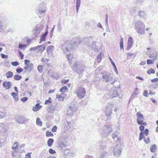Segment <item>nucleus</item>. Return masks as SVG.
Segmentation results:
<instances>
[{
    "label": "nucleus",
    "instance_id": "aec40b11",
    "mask_svg": "<svg viewBox=\"0 0 158 158\" xmlns=\"http://www.w3.org/2000/svg\"><path fill=\"white\" fill-rule=\"evenodd\" d=\"M133 44V40H128L127 46L126 49L127 50H129L132 47Z\"/></svg>",
    "mask_w": 158,
    "mask_h": 158
},
{
    "label": "nucleus",
    "instance_id": "9d476101",
    "mask_svg": "<svg viewBox=\"0 0 158 158\" xmlns=\"http://www.w3.org/2000/svg\"><path fill=\"white\" fill-rule=\"evenodd\" d=\"M105 127V130H103L101 133L102 137L106 136L108 134L111 133L112 131V128L109 126H106Z\"/></svg>",
    "mask_w": 158,
    "mask_h": 158
},
{
    "label": "nucleus",
    "instance_id": "c03bdc74",
    "mask_svg": "<svg viewBox=\"0 0 158 158\" xmlns=\"http://www.w3.org/2000/svg\"><path fill=\"white\" fill-rule=\"evenodd\" d=\"M6 113L4 112L0 111V118H2L6 116Z\"/></svg>",
    "mask_w": 158,
    "mask_h": 158
},
{
    "label": "nucleus",
    "instance_id": "3c124183",
    "mask_svg": "<svg viewBox=\"0 0 158 158\" xmlns=\"http://www.w3.org/2000/svg\"><path fill=\"white\" fill-rule=\"evenodd\" d=\"M120 46L121 48V50L122 49L123 50V40H121L119 42Z\"/></svg>",
    "mask_w": 158,
    "mask_h": 158
},
{
    "label": "nucleus",
    "instance_id": "1a4fd4ad",
    "mask_svg": "<svg viewBox=\"0 0 158 158\" xmlns=\"http://www.w3.org/2000/svg\"><path fill=\"white\" fill-rule=\"evenodd\" d=\"M105 111L106 115L109 117L112 114V108H113L114 106L111 103L109 102L108 103Z\"/></svg>",
    "mask_w": 158,
    "mask_h": 158
},
{
    "label": "nucleus",
    "instance_id": "2eb2a0df",
    "mask_svg": "<svg viewBox=\"0 0 158 158\" xmlns=\"http://www.w3.org/2000/svg\"><path fill=\"white\" fill-rule=\"evenodd\" d=\"M107 141V140H101L99 142V148L101 149H103L106 148Z\"/></svg>",
    "mask_w": 158,
    "mask_h": 158
},
{
    "label": "nucleus",
    "instance_id": "f257e3e1",
    "mask_svg": "<svg viewBox=\"0 0 158 158\" xmlns=\"http://www.w3.org/2000/svg\"><path fill=\"white\" fill-rule=\"evenodd\" d=\"M66 42L62 43L61 45V48L64 52L67 54V53L73 51V47L77 44L76 42L73 40H66Z\"/></svg>",
    "mask_w": 158,
    "mask_h": 158
},
{
    "label": "nucleus",
    "instance_id": "052dcab7",
    "mask_svg": "<svg viewBox=\"0 0 158 158\" xmlns=\"http://www.w3.org/2000/svg\"><path fill=\"white\" fill-rule=\"evenodd\" d=\"M57 127L56 126H54L52 129V131L53 132H56V131Z\"/></svg>",
    "mask_w": 158,
    "mask_h": 158
},
{
    "label": "nucleus",
    "instance_id": "e2e57ef3",
    "mask_svg": "<svg viewBox=\"0 0 158 158\" xmlns=\"http://www.w3.org/2000/svg\"><path fill=\"white\" fill-rule=\"evenodd\" d=\"M57 28L58 29V31H61V27L60 26V23H59L57 25Z\"/></svg>",
    "mask_w": 158,
    "mask_h": 158
},
{
    "label": "nucleus",
    "instance_id": "4c0bfd02",
    "mask_svg": "<svg viewBox=\"0 0 158 158\" xmlns=\"http://www.w3.org/2000/svg\"><path fill=\"white\" fill-rule=\"evenodd\" d=\"M5 24H0V31L2 32V30L5 29L6 28V26Z\"/></svg>",
    "mask_w": 158,
    "mask_h": 158
},
{
    "label": "nucleus",
    "instance_id": "dca6fc26",
    "mask_svg": "<svg viewBox=\"0 0 158 158\" xmlns=\"http://www.w3.org/2000/svg\"><path fill=\"white\" fill-rule=\"evenodd\" d=\"M2 85L4 87L6 88V89H10L11 86V83L10 81H4L3 84Z\"/></svg>",
    "mask_w": 158,
    "mask_h": 158
},
{
    "label": "nucleus",
    "instance_id": "13d9d810",
    "mask_svg": "<svg viewBox=\"0 0 158 158\" xmlns=\"http://www.w3.org/2000/svg\"><path fill=\"white\" fill-rule=\"evenodd\" d=\"M147 62L148 64H153L154 61L152 60L148 59L147 60Z\"/></svg>",
    "mask_w": 158,
    "mask_h": 158
},
{
    "label": "nucleus",
    "instance_id": "e433bc0d",
    "mask_svg": "<svg viewBox=\"0 0 158 158\" xmlns=\"http://www.w3.org/2000/svg\"><path fill=\"white\" fill-rule=\"evenodd\" d=\"M100 53L99 55L97 56V61L98 63H100L102 58V55Z\"/></svg>",
    "mask_w": 158,
    "mask_h": 158
},
{
    "label": "nucleus",
    "instance_id": "412c9836",
    "mask_svg": "<svg viewBox=\"0 0 158 158\" xmlns=\"http://www.w3.org/2000/svg\"><path fill=\"white\" fill-rule=\"evenodd\" d=\"M67 58L68 61V62L70 64H71V61L73 58V55L71 53L68 54L67 56Z\"/></svg>",
    "mask_w": 158,
    "mask_h": 158
},
{
    "label": "nucleus",
    "instance_id": "393cba45",
    "mask_svg": "<svg viewBox=\"0 0 158 158\" xmlns=\"http://www.w3.org/2000/svg\"><path fill=\"white\" fill-rule=\"evenodd\" d=\"M77 107L75 105H73L69 106V110L72 112H75L77 110Z\"/></svg>",
    "mask_w": 158,
    "mask_h": 158
},
{
    "label": "nucleus",
    "instance_id": "c85d7f7f",
    "mask_svg": "<svg viewBox=\"0 0 158 158\" xmlns=\"http://www.w3.org/2000/svg\"><path fill=\"white\" fill-rule=\"evenodd\" d=\"M54 49V47L53 46L51 45L48 46L47 48V51L48 53L51 52Z\"/></svg>",
    "mask_w": 158,
    "mask_h": 158
},
{
    "label": "nucleus",
    "instance_id": "5fc2aeb1",
    "mask_svg": "<svg viewBox=\"0 0 158 158\" xmlns=\"http://www.w3.org/2000/svg\"><path fill=\"white\" fill-rule=\"evenodd\" d=\"M1 57L3 59H7L8 58V56L7 55H6L3 53L1 54Z\"/></svg>",
    "mask_w": 158,
    "mask_h": 158
},
{
    "label": "nucleus",
    "instance_id": "7c9ffc66",
    "mask_svg": "<svg viewBox=\"0 0 158 158\" xmlns=\"http://www.w3.org/2000/svg\"><path fill=\"white\" fill-rule=\"evenodd\" d=\"M48 34V30H47L41 36L40 40H45L46 37L47 36Z\"/></svg>",
    "mask_w": 158,
    "mask_h": 158
},
{
    "label": "nucleus",
    "instance_id": "f3484780",
    "mask_svg": "<svg viewBox=\"0 0 158 158\" xmlns=\"http://www.w3.org/2000/svg\"><path fill=\"white\" fill-rule=\"evenodd\" d=\"M42 107V106L40 105L39 103H37L35 106H33L32 108V110L36 112L38 111Z\"/></svg>",
    "mask_w": 158,
    "mask_h": 158
},
{
    "label": "nucleus",
    "instance_id": "bb28decb",
    "mask_svg": "<svg viewBox=\"0 0 158 158\" xmlns=\"http://www.w3.org/2000/svg\"><path fill=\"white\" fill-rule=\"evenodd\" d=\"M157 149V146L155 144L152 145L150 147V150L152 152H154Z\"/></svg>",
    "mask_w": 158,
    "mask_h": 158
},
{
    "label": "nucleus",
    "instance_id": "0e129e2a",
    "mask_svg": "<svg viewBox=\"0 0 158 158\" xmlns=\"http://www.w3.org/2000/svg\"><path fill=\"white\" fill-rule=\"evenodd\" d=\"M27 100L28 98L27 97H24L23 98L21 99V101L23 102H24L26 101Z\"/></svg>",
    "mask_w": 158,
    "mask_h": 158
},
{
    "label": "nucleus",
    "instance_id": "774afa93",
    "mask_svg": "<svg viewBox=\"0 0 158 158\" xmlns=\"http://www.w3.org/2000/svg\"><path fill=\"white\" fill-rule=\"evenodd\" d=\"M92 48L94 51L96 52H98V49L97 48H96V47H95L93 45L91 46Z\"/></svg>",
    "mask_w": 158,
    "mask_h": 158
},
{
    "label": "nucleus",
    "instance_id": "49530a36",
    "mask_svg": "<svg viewBox=\"0 0 158 158\" xmlns=\"http://www.w3.org/2000/svg\"><path fill=\"white\" fill-rule=\"evenodd\" d=\"M56 98L59 99L60 101H63L64 100V98L60 95L57 94L56 95Z\"/></svg>",
    "mask_w": 158,
    "mask_h": 158
},
{
    "label": "nucleus",
    "instance_id": "69168bd1",
    "mask_svg": "<svg viewBox=\"0 0 158 158\" xmlns=\"http://www.w3.org/2000/svg\"><path fill=\"white\" fill-rule=\"evenodd\" d=\"M6 21L4 19H3L0 21V24H5Z\"/></svg>",
    "mask_w": 158,
    "mask_h": 158
},
{
    "label": "nucleus",
    "instance_id": "0eeeda50",
    "mask_svg": "<svg viewBox=\"0 0 158 158\" xmlns=\"http://www.w3.org/2000/svg\"><path fill=\"white\" fill-rule=\"evenodd\" d=\"M45 49V46L44 45H38L36 47H31L29 49V51H34L37 53H41Z\"/></svg>",
    "mask_w": 158,
    "mask_h": 158
},
{
    "label": "nucleus",
    "instance_id": "c9c22d12",
    "mask_svg": "<svg viewBox=\"0 0 158 158\" xmlns=\"http://www.w3.org/2000/svg\"><path fill=\"white\" fill-rule=\"evenodd\" d=\"M22 78V76L19 75H15L14 77V78L16 80H20Z\"/></svg>",
    "mask_w": 158,
    "mask_h": 158
},
{
    "label": "nucleus",
    "instance_id": "8fccbe9b",
    "mask_svg": "<svg viewBox=\"0 0 158 158\" xmlns=\"http://www.w3.org/2000/svg\"><path fill=\"white\" fill-rule=\"evenodd\" d=\"M19 48L21 49H23L25 48L26 47V45L25 44H19Z\"/></svg>",
    "mask_w": 158,
    "mask_h": 158
},
{
    "label": "nucleus",
    "instance_id": "423d86ee",
    "mask_svg": "<svg viewBox=\"0 0 158 158\" xmlns=\"http://www.w3.org/2000/svg\"><path fill=\"white\" fill-rule=\"evenodd\" d=\"M43 29V26L41 25H37L34 28L33 30L34 33L32 35L33 38L34 39H37L39 37V35Z\"/></svg>",
    "mask_w": 158,
    "mask_h": 158
},
{
    "label": "nucleus",
    "instance_id": "a19ab883",
    "mask_svg": "<svg viewBox=\"0 0 158 158\" xmlns=\"http://www.w3.org/2000/svg\"><path fill=\"white\" fill-rule=\"evenodd\" d=\"M53 136V134L50 131H47L46 132V136L48 137L50 136Z\"/></svg>",
    "mask_w": 158,
    "mask_h": 158
},
{
    "label": "nucleus",
    "instance_id": "603ef678",
    "mask_svg": "<svg viewBox=\"0 0 158 158\" xmlns=\"http://www.w3.org/2000/svg\"><path fill=\"white\" fill-rule=\"evenodd\" d=\"M73 112L69 110H68L67 113V114L69 116H71L73 115Z\"/></svg>",
    "mask_w": 158,
    "mask_h": 158
},
{
    "label": "nucleus",
    "instance_id": "680f3d73",
    "mask_svg": "<svg viewBox=\"0 0 158 158\" xmlns=\"http://www.w3.org/2000/svg\"><path fill=\"white\" fill-rule=\"evenodd\" d=\"M48 152L52 154H54L56 153V151L52 148L49 149Z\"/></svg>",
    "mask_w": 158,
    "mask_h": 158
},
{
    "label": "nucleus",
    "instance_id": "ddd939ff",
    "mask_svg": "<svg viewBox=\"0 0 158 158\" xmlns=\"http://www.w3.org/2000/svg\"><path fill=\"white\" fill-rule=\"evenodd\" d=\"M110 75V73H104L102 75V77L106 82H110L113 79L112 77H111Z\"/></svg>",
    "mask_w": 158,
    "mask_h": 158
},
{
    "label": "nucleus",
    "instance_id": "a878e982",
    "mask_svg": "<svg viewBox=\"0 0 158 158\" xmlns=\"http://www.w3.org/2000/svg\"><path fill=\"white\" fill-rule=\"evenodd\" d=\"M19 147V143L18 142H16L14 143L12 147V148L15 150H16Z\"/></svg>",
    "mask_w": 158,
    "mask_h": 158
},
{
    "label": "nucleus",
    "instance_id": "de8ad7c7",
    "mask_svg": "<svg viewBox=\"0 0 158 158\" xmlns=\"http://www.w3.org/2000/svg\"><path fill=\"white\" fill-rule=\"evenodd\" d=\"M11 64L13 66H16L19 64V63L17 61L12 62Z\"/></svg>",
    "mask_w": 158,
    "mask_h": 158
},
{
    "label": "nucleus",
    "instance_id": "4be33fe9",
    "mask_svg": "<svg viewBox=\"0 0 158 158\" xmlns=\"http://www.w3.org/2000/svg\"><path fill=\"white\" fill-rule=\"evenodd\" d=\"M11 95L15 101H18L19 100L18 95L15 92H13L11 93Z\"/></svg>",
    "mask_w": 158,
    "mask_h": 158
},
{
    "label": "nucleus",
    "instance_id": "a18cd8bd",
    "mask_svg": "<svg viewBox=\"0 0 158 158\" xmlns=\"http://www.w3.org/2000/svg\"><path fill=\"white\" fill-rule=\"evenodd\" d=\"M147 73L148 74H151V73H155L154 70L152 68L149 69L147 71Z\"/></svg>",
    "mask_w": 158,
    "mask_h": 158
},
{
    "label": "nucleus",
    "instance_id": "4d7b16f0",
    "mask_svg": "<svg viewBox=\"0 0 158 158\" xmlns=\"http://www.w3.org/2000/svg\"><path fill=\"white\" fill-rule=\"evenodd\" d=\"M69 81V79L66 80L65 79H63L61 81V83L64 84H65L68 82Z\"/></svg>",
    "mask_w": 158,
    "mask_h": 158
},
{
    "label": "nucleus",
    "instance_id": "ea45409f",
    "mask_svg": "<svg viewBox=\"0 0 158 158\" xmlns=\"http://www.w3.org/2000/svg\"><path fill=\"white\" fill-rule=\"evenodd\" d=\"M112 98L116 97H118V93L117 91L115 90L113 91L112 94Z\"/></svg>",
    "mask_w": 158,
    "mask_h": 158
},
{
    "label": "nucleus",
    "instance_id": "2f4dec72",
    "mask_svg": "<svg viewBox=\"0 0 158 158\" xmlns=\"http://www.w3.org/2000/svg\"><path fill=\"white\" fill-rule=\"evenodd\" d=\"M81 0H76V11L77 13L78 10L79 9L80 5Z\"/></svg>",
    "mask_w": 158,
    "mask_h": 158
},
{
    "label": "nucleus",
    "instance_id": "58836bf2",
    "mask_svg": "<svg viewBox=\"0 0 158 158\" xmlns=\"http://www.w3.org/2000/svg\"><path fill=\"white\" fill-rule=\"evenodd\" d=\"M28 69H29L30 71L32 70L34 68V65L32 63L28 64Z\"/></svg>",
    "mask_w": 158,
    "mask_h": 158
},
{
    "label": "nucleus",
    "instance_id": "9b49d317",
    "mask_svg": "<svg viewBox=\"0 0 158 158\" xmlns=\"http://www.w3.org/2000/svg\"><path fill=\"white\" fill-rule=\"evenodd\" d=\"M121 152L122 150L120 145H118L114 148L113 150L114 155V156H118L121 154Z\"/></svg>",
    "mask_w": 158,
    "mask_h": 158
},
{
    "label": "nucleus",
    "instance_id": "72a5a7b5",
    "mask_svg": "<svg viewBox=\"0 0 158 158\" xmlns=\"http://www.w3.org/2000/svg\"><path fill=\"white\" fill-rule=\"evenodd\" d=\"M36 123L37 125L41 126L42 125V122L41 121L40 118H37L36 119Z\"/></svg>",
    "mask_w": 158,
    "mask_h": 158
},
{
    "label": "nucleus",
    "instance_id": "6ab92c4d",
    "mask_svg": "<svg viewBox=\"0 0 158 158\" xmlns=\"http://www.w3.org/2000/svg\"><path fill=\"white\" fill-rule=\"evenodd\" d=\"M138 15L141 18H145L146 17L145 12L142 10H140L139 11Z\"/></svg>",
    "mask_w": 158,
    "mask_h": 158
},
{
    "label": "nucleus",
    "instance_id": "6e6d98bb",
    "mask_svg": "<svg viewBox=\"0 0 158 158\" xmlns=\"http://www.w3.org/2000/svg\"><path fill=\"white\" fill-rule=\"evenodd\" d=\"M37 69L40 72H41L42 71V66L40 65H39L37 67Z\"/></svg>",
    "mask_w": 158,
    "mask_h": 158
},
{
    "label": "nucleus",
    "instance_id": "b1692460",
    "mask_svg": "<svg viewBox=\"0 0 158 158\" xmlns=\"http://www.w3.org/2000/svg\"><path fill=\"white\" fill-rule=\"evenodd\" d=\"M59 146L61 148H64L66 147V144L64 142L59 141L58 142Z\"/></svg>",
    "mask_w": 158,
    "mask_h": 158
},
{
    "label": "nucleus",
    "instance_id": "473e14b6",
    "mask_svg": "<svg viewBox=\"0 0 158 158\" xmlns=\"http://www.w3.org/2000/svg\"><path fill=\"white\" fill-rule=\"evenodd\" d=\"M68 90V88L65 86L62 87L60 89V91L61 92H65Z\"/></svg>",
    "mask_w": 158,
    "mask_h": 158
},
{
    "label": "nucleus",
    "instance_id": "cd10ccee",
    "mask_svg": "<svg viewBox=\"0 0 158 158\" xmlns=\"http://www.w3.org/2000/svg\"><path fill=\"white\" fill-rule=\"evenodd\" d=\"M54 142V140L53 139L50 138L48 139L47 141V145L49 147H51L52 146Z\"/></svg>",
    "mask_w": 158,
    "mask_h": 158
},
{
    "label": "nucleus",
    "instance_id": "39448f33",
    "mask_svg": "<svg viewBox=\"0 0 158 158\" xmlns=\"http://www.w3.org/2000/svg\"><path fill=\"white\" fill-rule=\"evenodd\" d=\"M86 90L82 87H78L75 91L74 93L77 94V97L80 99L84 98L85 95Z\"/></svg>",
    "mask_w": 158,
    "mask_h": 158
},
{
    "label": "nucleus",
    "instance_id": "7ed1b4c3",
    "mask_svg": "<svg viewBox=\"0 0 158 158\" xmlns=\"http://www.w3.org/2000/svg\"><path fill=\"white\" fill-rule=\"evenodd\" d=\"M135 27L136 31L139 34H144L145 27L143 22L140 20L137 21L135 23Z\"/></svg>",
    "mask_w": 158,
    "mask_h": 158
},
{
    "label": "nucleus",
    "instance_id": "f704fd0d",
    "mask_svg": "<svg viewBox=\"0 0 158 158\" xmlns=\"http://www.w3.org/2000/svg\"><path fill=\"white\" fill-rule=\"evenodd\" d=\"M153 56H152L151 54H149V57L150 58H153L154 59H156V60H157L156 58V56H157V53L156 52H155L154 53H153Z\"/></svg>",
    "mask_w": 158,
    "mask_h": 158
},
{
    "label": "nucleus",
    "instance_id": "4468645a",
    "mask_svg": "<svg viewBox=\"0 0 158 158\" xmlns=\"http://www.w3.org/2000/svg\"><path fill=\"white\" fill-rule=\"evenodd\" d=\"M71 124V123L70 122L66 120L64 121L63 128V131L64 133H65L70 129Z\"/></svg>",
    "mask_w": 158,
    "mask_h": 158
},
{
    "label": "nucleus",
    "instance_id": "c756f323",
    "mask_svg": "<svg viewBox=\"0 0 158 158\" xmlns=\"http://www.w3.org/2000/svg\"><path fill=\"white\" fill-rule=\"evenodd\" d=\"M13 75V73L11 71H8L6 73V76L7 78H11L12 77Z\"/></svg>",
    "mask_w": 158,
    "mask_h": 158
},
{
    "label": "nucleus",
    "instance_id": "5701e85b",
    "mask_svg": "<svg viewBox=\"0 0 158 158\" xmlns=\"http://www.w3.org/2000/svg\"><path fill=\"white\" fill-rule=\"evenodd\" d=\"M110 62H111V63L112 64L114 67V71L115 72V73L117 74L118 73V70L117 69L115 65V64L111 58H110Z\"/></svg>",
    "mask_w": 158,
    "mask_h": 158
},
{
    "label": "nucleus",
    "instance_id": "bf43d9fd",
    "mask_svg": "<svg viewBox=\"0 0 158 158\" xmlns=\"http://www.w3.org/2000/svg\"><path fill=\"white\" fill-rule=\"evenodd\" d=\"M23 69L21 68H18V69H16V72L19 73L21 72H23Z\"/></svg>",
    "mask_w": 158,
    "mask_h": 158
},
{
    "label": "nucleus",
    "instance_id": "79ce46f5",
    "mask_svg": "<svg viewBox=\"0 0 158 158\" xmlns=\"http://www.w3.org/2000/svg\"><path fill=\"white\" fill-rule=\"evenodd\" d=\"M141 132H143V134H144L145 136H147L148 135L149 130L148 129L146 128L144 131Z\"/></svg>",
    "mask_w": 158,
    "mask_h": 158
},
{
    "label": "nucleus",
    "instance_id": "f03ea898",
    "mask_svg": "<svg viewBox=\"0 0 158 158\" xmlns=\"http://www.w3.org/2000/svg\"><path fill=\"white\" fill-rule=\"evenodd\" d=\"M137 115V123L140 126L139 127L140 130L142 132L144 129V127L143 126H146L147 123L146 122H143L145 120L143 115L139 112H138L136 113Z\"/></svg>",
    "mask_w": 158,
    "mask_h": 158
},
{
    "label": "nucleus",
    "instance_id": "338daca9",
    "mask_svg": "<svg viewBox=\"0 0 158 158\" xmlns=\"http://www.w3.org/2000/svg\"><path fill=\"white\" fill-rule=\"evenodd\" d=\"M49 60L47 58H42L41 59V61L42 62H48Z\"/></svg>",
    "mask_w": 158,
    "mask_h": 158
},
{
    "label": "nucleus",
    "instance_id": "09e8293b",
    "mask_svg": "<svg viewBox=\"0 0 158 158\" xmlns=\"http://www.w3.org/2000/svg\"><path fill=\"white\" fill-rule=\"evenodd\" d=\"M144 141L145 143L146 144L149 143L150 142V140L149 137H148L147 138H144Z\"/></svg>",
    "mask_w": 158,
    "mask_h": 158
},
{
    "label": "nucleus",
    "instance_id": "37998d69",
    "mask_svg": "<svg viewBox=\"0 0 158 158\" xmlns=\"http://www.w3.org/2000/svg\"><path fill=\"white\" fill-rule=\"evenodd\" d=\"M144 138H145L144 137V135L143 134V132H140L139 134V141H140V140H142L143 138L144 139Z\"/></svg>",
    "mask_w": 158,
    "mask_h": 158
},
{
    "label": "nucleus",
    "instance_id": "6e6552de",
    "mask_svg": "<svg viewBox=\"0 0 158 158\" xmlns=\"http://www.w3.org/2000/svg\"><path fill=\"white\" fill-rule=\"evenodd\" d=\"M45 5L44 4H40L36 11L37 14L40 17L43 16L45 14Z\"/></svg>",
    "mask_w": 158,
    "mask_h": 158
},
{
    "label": "nucleus",
    "instance_id": "20e7f679",
    "mask_svg": "<svg viewBox=\"0 0 158 158\" xmlns=\"http://www.w3.org/2000/svg\"><path fill=\"white\" fill-rule=\"evenodd\" d=\"M72 69L79 74H82L84 71L85 67L81 64H78V63H75L72 66Z\"/></svg>",
    "mask_w": 158,
    "mask_h": 158
},
{
    "label": "nucleus",
    "instance_id": "f8f14e48",
    "mask_svg": "<svg viewBox=\"0 0 158 158\" xmlns=\"http://www.w3.org/2000/svg\"><path fill=\"white\" fill-rule=\"evenodd\" d=\"M16 121L19 123L25 124L28 121V119L23 117L18 116L15 118Z\"/></svg>",
    "mask_w": 158,
    "mask_h": 158
},
{
    "label": "nucleus",
    "instance_id": "864d4df0",
    "mask_svg": "<svg viewBox=\"0 0 158 158\" xmlns=\"http://www.w3.org/2000/svg\"><path fill=\"white\" fill-rule=\"evenodd\" d=\"M143 95L144 96L148 97V91L147 90H145L143 92Z\"/></svg>",
    "mask_w": 158,
    "mask_h": 158
},
{
    "label": "nucleus",
    "instance_id": "a211bd4d",
    "mask_svg": "<svg viewBox=\"0 0 158 158\" xmlns=\"http://www.w3.org/2000/svg\"><path fill=\"white\" fill-rule=\"evenodd\" d=\"M118 132L117 131H115L114 132L112 135V137L115 141H117L118 140Z\"/></svg>",
    "mask_w": 158,
    "mask_h": 158
}]
</instances>
